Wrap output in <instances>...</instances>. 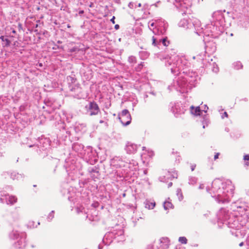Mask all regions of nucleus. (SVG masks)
Instances as JSON below:
<instances>
[{"label": "nucleus", "instance_id": "1", "mask_svg": "<svg viewBox=\"0 0 249 249\" xmlns=\"http://www.w3.org/2000/svg\"><path fill=\"white\" fill-rule=\"evenodd\" d=\"M119 119L121 123L124 125H128L131 120V118L129 111L127 109H124L122 111Z\"/></svg>", "mask_w": 249, "mask_h": 249}, {"label": "nucleus", "instance_id": "2", "mask_svg": "<svg viewBox=\"0 0 249 249\" xmlns=\"http://www.w3.org/2000/svg\"><path fill=\"white\" fill-rule=\"evenodd\" d=\"M99 107L96 103H90L89 107V111L90 116L97 115L99 112Z\"/></svg>", "mask_w": 249, "mask_h": 249}, {"label": "nucleus", "instance_id": "3", "mask_svg": "<svg viewBox=\"0 0 249 249\" xmlns=\"http://www.w3.org/2000/svg\"><path fill=\"white\" fill-rule=\"evenodd\" d=\"M190 109L191 113L195 116L200 115L201 113V110L199 107H195L192 106L190 107Z\"/></svg>", "mask_w": 249, "mask_h": 249}, {"label": "nucleus", "instance_id": "4", "mask_svg": "<svg viewBox=\"0 0 249 249\" xmlns=\"http://www.w3.org/2000/svg\"><path fill=\"white\" fill-rule=\"evenodd\" d=\"M17 201V198L15 196H9L7 198V203L10 204H13Z\"/></svg>", "mask_w": 249, "mask_h": 249}, {"label": "nucleus", "instance_id": "5", "mask_svg": "<svg viewBox=\"0 0 249 249\" xmlns=\"http://www.w3.org/2000/svg\"><path fill=\"white\" fill-rule=\"evenodd\" d=\"M155 205L156 203L155 202L148 201L146 204V207L149 209H153L155 207Z\"/></svg>", "mask_w": 249, "mask_h": 249}, {"label": "nucleus", "instance_id": "6", "mask_svg": "<svg viewBox=\"0 0 249 249\" xmlns=\"http://www.w3.org/2000/svg\"><path fill=\"white\" fill-rule=\"evenodd\" d=\"M0 39L5 42L6 46H9L10 44V41L7 38H5L3 36H1L0 37Z\"/></svg>", "mask_w": 249, "mask_h": 249}, {"label": "nucleus", "instance_id": "7", "mask_svg": "<svg viewBox=\"0 0 249 249\" xmlns=\"http://www.w3.org/2000/svg\"><path fill=\"white\" fill-rule=\"evenodd\" d=\"M179 242L182 244H186L187 242V239L185 237H180L178 239Z\"/></svg>", "mask_w": 249, "mask_h": 249}, {"label": "nucleus", "instance_id": "8", "mask_svg": "<svg viewBox=\"0 0 249 249\" xmlns=\"http://www.w3.org/2000/svg\"><path fill=\"white\" fill-rule=\"evenodd\" d=\"M162 43L164 46H168L169 44V42L167 41L166 38H164L162 40Z\"/></svg>", "mask_w": 249, "mask_h": 249}, {"label": "nucleus", "instance_id": "9", "mask_svg": "<svg viewBox=\"0 0 249 249\" xmlns=\"http://www.w3.org/2000/svg\"><path fill=\"white\" fill-rule=\"evenodd\" d=\"M152 44L154 46H156L157 45L156 39L154 37V36L152 37Z\"/></svg>", "mask_w": 249, "mask_h": 249}, {"label": "nucleus", "instance_id": "10", "mask_svg": "<svg viewBox=\"0 0 249 249\" xmlns=\"http://www.w3.org/2000/svg\"><path fill=\"white\" fill-rule=\"evenodd\" d=\"M244 160L245 161L249 160V154L245 155L244 156Z\"/></svg>", "mask_w": 249, "mask_h": 249}, {"label": "nucleus", "instance_id": "11", "mask_svg": "<svg viewBox=\"0 0 249 249\" xmlns=\"http://www.w3.org/2000/svg\"><path fill=\"white\" fill-rule=\"evenodd\" d=\"M219 155H220L219 153H215V154L214 155V160H216V159H217L218 158Z\"/></svg>", "mask_w": 249, "mask_h": 249}, {"label": "nucleus", "instance_id": "12", "mask_svg": "<svg viewBox=\"0 0 249 249\" xmlns=\"http://www.w3.org/2000/svg\"><path fill=\"white\" fill-rule=\"evenodd\" d=\"M244 165L246 167L248 166L249 165V160L245 161Z\"/></svg>", "mask_w": 249, "mask_h": 249}, {"label": "nucleus", "instance_id": "13", "mask_svg": "<svg viewBox=\"0 0 249 249\" xmlns=\"http://www.w3.org/2000/svg\"><path fill=\"white\" fill-rule=\"evenodd\" d=\"M115 17L113 16L112 18L110 19V21L112 22L113 24H115Z\"/></svg>", "mask_w": 249, "mask_h": 249}, {"label": "nucleus", "instance_id": "14", "mask_svg": "<svg viewBox=\"0 0 249 249\" xmlns=\"http://www.w3.org/2000/svg\"><path fill=\"white\" fill-rule=\"evenodd\" d=\"M196 165L195 164H193L191 165V170L193 171L196 168Z\"/></svg>", "mask_w": 249, "mask_h": 249}, {"label": "nucleus", "instance_id": "15", "mask_svg": "<svg viewBox=\"0 0 249 249\" xmlns=\"http://www.w3.org/2000/svg\"><path fill=\"white\" fill-rule=\"evenodd\" d=\"M224 116L225 117H228V113L226 112H224Z\"/></svg>", "mask_w": 249, "mask_h": 249}, {"label": "nucleus", "instance_id": "16", "mask_svg": "<svg viewBox=\"0 0 249 249\" xmlns=\"http://www.w3.org/2000/svg\"><path fill=\"white\" fill-rule=\"evenodd\" d=\"M119 28V25L118 24H116L115 25V28L116 29H118Z\"/></svg>", "mask_w": 249, "mask_h": 249}, {"label": "nucleus", "instance_id": "17", "mask_svg": "<svg viewBox=\"0 0 249 249\" xmlns=\"http://www.w3.org/2000/svg\"><path fill=\"white\" fill-rule=\"evenodd\" d=\"M177 151H175L174 149H173L172 152V154H177Z\"/></svg>", "mask_w": 249, "mask_h": 249}, {"label": "nucleus", "instance_id": "18", "mask_svg": "<svg viewBox=\"0 0 249 249\" xmlns=\"http://www.w3.org/2000/svg\"><path fill=\"white\" fill-rule=\"evenodd\" d=\"M83 13H84V11H83V10L80 11H79V14H83Z\"/></svg>", "mask_w": 249, "mask_h": 249}, {"label": "nucleus", "instance_id": "19", "mask_svg": "<svg viewBox=\"0 0 249 249\" xmlns=\"http://www.w3.org/2000/svg\"><path fill=\"white\" fill-rule=\"evenodd\" d=\"M243 245H244V243L241 242L239 244V246L242 247V246H243Z\"/></svg>", "mask_w": 249, "mask_h": 249}, {"label": "nucleus", "instance_id": "20", "mask_svg": "<svg viewBox=\"0 0 249 249\" xmlns=\"http://www.w3.org/2000/svg\"><path fill=\"white\" fill-rule=\"evenodd\" d=\"M12 33H13V34H16V31L15 30H13L12 31Z\"/></svg>", "mask_w": 249, "mask_h": 249}, {"label": "nucleus", "instance_id": "21", "mask_svg": "<svg viewBox=\"0 0 249 249\" xmlns=\"http://www.w3.org/2000/svg\"><path fill=\"white\" fill-rule=\"evenodd\" d=\"M100 123H104V122L103 121H102V120H101V121H100Z\"/></svg>", "mask_w": 249, "mask_h": 249}, {"label": "nucleus", "instance_id": "22", "mask_svg": "<svg viewBox=\"0 0 249 249\" xmlns=\"http://www.w3.org/2000/svg\"><path fill=\"white\" fill-rule=\"evenodd\" d=\"M172 185V182H170L169 184V186H171Z\"/></svg>", "mask_w": 249, "mask_h": 249}, {"label": "nucleus", "instance_id": "23", "mask_svg": "<svg viewBox=\"0 0 249 249\" xmlns=\"http://www.w3.org/2000/svg\"><path fill=\"white\" fill-rule=\"evenodd\" d=\"M105 124L107 126V123H105Z\"/></svg>", "mask_w": 249, "mask_h": 249}, {"label": "nucleus", "instance_id": "24", "mask_svg": "<svg viewBox=\"0 0 249 249\" xmlns=\"http://www.w3.org/2000/svg\"><path fill=\"white\" fill-rule=\"evenodd\" d=\"M166 205L170 204L169 202H167L165 203Z\"/></svg>", "mask_w": 249, "mask_h": 249}, {"label": "nucleus", "instance_id": "25", "mask_svg": "<svg viewBox=\"0 0 249 249\" xmlns=\"http://www.w3.org/2000/svg\"><path fill=\"white\" fill-rule=\"evenodd\" d=\"M125 196V194H123V196Z\"/></svg>", "mask_w": 249, "mask_h": 249}]
</instances>
